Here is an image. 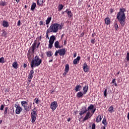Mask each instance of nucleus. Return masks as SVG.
<instances>
[{
  "mask_svg": "<svg viewBox=\"0 0 129 129\" xmlns=\"http://www.w3.org/2000/svg\"><path fill=\"white\" fill-rule=\"evenodd\" d=\"M125 9H120L119 12L117 14V21L120 23L121 27L123 28L125 25Z\"/></svg>",
  "mask_w": 129,
  "mask_h": 129,
  "instance_id": "obj_1",
  "label": "nucleus"
},
{
  "mask_svg": "<svg viewBox=\"0 0 129 129\" xmlns=\"http://www.w3.org/2000/svg\"><path fill=\"white\" fill-rule=\"evenodd\" d=\"M43 60L39 57V55L35 56L34 59H33L31 62L30 66L31 69H33L36 67H38L41 65Z\"/></svg>",
  "mask_w": 129,
  "mask_h": 129,
  "instance_id": "obj_2",
  "label": "nucleus"
},
{
  "mask_svg": "<svg viewBox=\"0 0 129 129\" xmlns=\"http://www.w3.org/2000/svg\"><path fill=\"white\" fill-rule=\"evenodd\" d=\"M91 110V112L93 114L95 112V111L96 110V108H94V105L92 104H91L88 107L87 109V112L84 117V118L83 119V121H85L88 119V118H90L91 117L92 115H90V111Z\"/></svg>",
  "mask_w": 129,
  "mask_h": 129,
  "instance_id": "obj_3",
  "label": "nucleus"
},
{
  "mask_svg": "<svg viewBox=\"0 0 129 129\" xmlns=\"http://www.w3.org/2000/svg\"><path fill=\"white\" fill-rule=\"evenodd\" d=\"M59 24L52 23L50 25L49 28L47 29L50 33H57L59 30Z\"/></svg>",
  "mask_w": 129,
  "mask_h": 129,
  "instance_id": "obj_4",
  "label": "nucleus"
},
{
  "mask_svg": "<svg viewBox=\"0 0 129 129\" xmlns=\"http://www.w3.org/2000/svg\"><path fill=\"white\" fill-rule=\"evenodd\" d=\"M38 114H37V109L35 107L31 113V122L34 123L35 121H36V118H37Z\"/></svg>",
  "mask_w": 129,
  "mask_h": 129,
  "instance_id": "obj_5",
  "label": "nucleus"
},
{
  "mask_svg": "<svg viewBox=\"0 0 129 129\" xmlns=\"http://www.w3.org/2000/svg\"><path fill=\"white\" fill-rule=\"evenodd\" d=\"M58 107V103L57 101L52 102L50 104V108H51L52 110L54 111L56 108Z\"/></svg>",
  "mask_w": 129,
  "mask_h": 129,
  "instance_id": "obj_6",
  "label": "nucleus"
},
{
  "mask_svg": "<svg viewBox=\"0 0 129 129\" xmlns=\"http://www.w3.org/2000/svg\"><path fill=\"white\" fill-rule=\"evenodd\" d=\"M21 104L22 106L24 107V110H25V111L26 112L28 111V109H27V107L28 106V102L26 101H22L21 102Z\"/></svg>",
  "mask_w": 129,
  "mask_h": 129,
  "instance_id": "obj_7",
  "label": "nucleus"
},
{
  "mask_svg": "<svg viewBox=\"0 0 129 129\" xmlns=\"http://www.w3.org/2000/svg\"><path fill=\"white\" fill-rule=\"evenodd\" d=\"M87 112V109H86V107L83 106L81 109V111H80L79 114L81 116H82L84 113H86Z\"/></svg>",
  "mask_w": 129,
  "mask_h": 129,
  "instance_id": "obj_8",
  "label": "nucleus"
},
{
  "mask_svg": "<svg viewBox=\"0 0 129 129\" xmlns=\"http://www.w3.org/2000/svg\"><path fill=\"white\" fill-rule=\"evenodd\" d=\"M58 54L59 56H64L66 54V49L63 48L62 49H58Z\"/></svg>",
  "mask_w": 129,
  "mask_h": 129,
  "instance_id": "obj_9",
  "label": "nucleus"
},
{
  "mask_svg": "<svg viewBox=\"0 0 129 129\" xmlns=\"http://www.w3.org/2000/svg\"><path fill=\"white\" fill-rule=\"evenodd\" d=\"M22 110H23V109L22 108V107H21L20 106L16 108V109L15 110V113L16 114H20V113L22 112Z\"/></svg>",
  "mask_w": 129,
  "mask_h": 129,
  "instance_id": "obj_10",
  "label": "nucleus"
},
{
  "mask_svg": "<svg viewBox=\"0 0 129 129\" xmlns=\"http://www.w3.org/2000/svg\"><path fill=\"white\" fill-rule=\"evenodd\" d=\"M66 13H67L68 18H71L73 17V14H72V12H71V11H69V9H67L65 11Z\"/></svg>",
  "mask_w": 129,
  "mask_h": 129,
  "instance_id": "obj_11",
  "label": "nucleus"
},
{
  "mask_svg": "<svg viewBox=\"0 0 129 129\" xmlns=\"http://www.w3.org/2000/svg\"><path fill=\"white\" fill-rule=\"evenodd\" d=\"M85 94H84V92L82 93V92H79L77 93L76 97L77 98H81L82 97H83V95H84Z\"/></svg>",
  "mask_w": 129,
  "mask_h": 129,
  "instance_id": "obj_12",
  "label": "nucleus"
},
{
  "mask_svg": "<svg viewBox=\"0 0 129 129\" xmlns=\"http://www.w3.org/2000/svg\"><path fill=\"white\" fill-rule=\"evenodd\" d=\"M54 47L56 49H61L62 47L60 46V42L58 41H56L54 43Z\"/></svg>",
  "mask_w": 129,
  "mask_h": 129,
  "instance_id": "obj_13",
  "label": "nucleus"
},
{
  "mask_svg": "<svg viewBox=\"0 0 129 129\" xmlns=\"http://www.w3.org/2000/svg\"><path fill=\"white\" fill-rule=\"evenodd\" d=\"M83 69L84 72H88V70H89V69H88V66L87 64L84 63L83 64Z\"/></svg>",
  "mask_w": 129,
  "mask_h": 129,
  "instance_id": "obj_14",
  "label": "nucleus"
},
{
  "mask_svg": "<svg viewBox=\"0 0 129 129\" xmlns=\"http://www.w3.org/2000/svg\"><path fill=\"white\" fill-rule=\"evenodd\" d=\"M2 26L4 27V28H8L10 26V24H9V23L8 22V21H6V20H4L3 21V23H2Z\"/></svg>",
  "mask_w": 129,
  "mask_h": 129,
  "instance_id": "obj_15",
  "label": "nucleus"
},
{
  "mask_svg": "<svg viewBox=\"0 0 129 129\" xmlns=\"http://www.w3.org/2000/svg\"><path fill=\"white\" fill-rule=\"evenodd\" d=\"M56 40V37L54 35H52L50 36L49 43H54V41Z\"/></svg>",
  "mask_w": 129,
  "mask_h": 129,
  "instance_id": "obj_16",
  "label": "nucleus"
},
{
  "mask_svg": "<svg viewBox=\"0 0 129 129\" xmlns=\"http://www.w3.org/2000/svg\"><path fill=\"white\" fill-rule=\"evenodd\" d=\"M80 56H78L76 59H75L73 61V64L76 65V64H78L79 63V61L80 60Z\"/></svg>",
  "mask_w": 129,
  "mask_h": 129,
  "instance_id": "obj_17",
  "label": "nucleus"
},
{
  "mask_svg": "<svg viewBox=\"0 0 129 129\" xmlns=\"http://www.w3.org/2000/svg\"><path fill=\"white\" fill-rule=\"evenodd\" d=\"M104 22H105V24L106 25H107V26H108V25H110V19H109V18L107 17L104 19Z\"/></svg>",
  "mask_w": 129,
  "mask_h": 129,
  "instance_id": "obj_18",
  "label": "nucleus"
},
{
  "mask_svg": "<svg viewBox=\"0 0 129 129\" xmlns=\"http://www.w3.org/2000/svg\"><path fill=\"white\" fill-rule=\"evenodd\" d=\"M12 67L14 69H18L19 68V65L18 64V62L15 61L13 64H12Z\"/></svg>",
  "mask_w": 129,
  "mask_h": 129,
  "instance_id": "obj_19",
  "label": "nucleus"
},
{
  "mask_svg": "<svg viewBox=\"0 0 129 129\" xmlns=\"http://www.w3.org/2000/svg\"><path fill=\"white\" fill-rule=\"evenodd\" d=\"M103 116H101V115H99L97 118H96V122L98 123V122H100V121H101V119H102Z\"/></svg>",
  "mask_w": 129,
  "mask_h": 129,
  "instance_id": "obj_20",
  "label": "nucleus"
},
{
  "mask_svg": "<svg viewBox=\"0 0 129 129\" xmlns=\"http://www.w3.org/2000/svg\"><path fill=\"white\" fill-rule=\"evenodd\" d=\"M83 92L84 94H85L86 93H87V91H88V86H85L83 88Z\"/></svg>",
  "mask_w": 129,
  "mask_h": 129,
  "instance_id": "obj_21",
  "label": "nucleus"
},
{
  "mask_svg": "<svg viewBox=\"0 0 129 129\" xmlns=\"http://www.w3.org/2000/svg\"><path fill=\"white\" fill-rule=\"evenodd\" d=\"M7 5H8V3L5 1H1L0 2L1 7H6V6H7Z\"/></svg>",
  "mask_w": 129,
  "mask_h": 129,
  "instance_id": "obj_22",
  "label": "nucleus"
},
{
  "mask_svg": "<svg viewBox=\"0 0 129 129\" xmlns=\"http://www.w3.org/2000/svg\"><path fill=\"white\" fill-rule=\"evenodd\" d=\"M81 88H82V87L80 85H78L75 87V90H76V92H78V91H80Z\"/></svg>",
  "mask_w": 129,
  "mask_h": 129,
  "instance_id": "obj_23",
  "label": "nucleus"
},
{
  "mask_svg": "<svg viewBox=\"0 0 129 129\" xmlns=\"http://www.w3.org/2000/svg\"><path fill=\"white\" fill-rule=\"evenodd\" d=\"M44 0H38L37 4L39 7H43V2Z\"/></svg>",
  "mask_w": 129,
  "mask_h": 129,
  "instance_id": "obj_24",
  "label": "nucleus"
},
{
  "mask_svg": "<svg viewBox=\"0 0 129 129\" xmlns=\"http://www.w3.org/2000/svg\"><path fill=\"white\" fill-rule=\"evenodd\" d=\"M51 20H52V17H48L45 21L46 25H49L50 22H51Z\"/></svg>",
  "mask_w": 129,
  "mask_h": 129,
  "instance_id": "obj_25",
  "label": "nucleus"
},
{
  "mask_svg": "<svg viewBox=\"0 0 129 129\" xmlns=\"http://www.w3.org/2000/svg\"><path fill=\"white\" fill-rule=\"evenodd\" d=\"M37 45V41H35L32 45V52H34V50H36V46Z\"/></svg>",
  "mask_w": 129,
  "mask_h": 129,
  "instance_id": "obj_26",
  "label": "nucleus"
},
{
  "mask_svg": "<svg viewBox=\"0 0 129 129\" xmlns=\"http://www.w3.org/2000/svg\"><path fill=\"white\" fill-rule=\"evenodd\" d=\"M102 122L103 124H104V126H107V122L106 121V118H105V117L103 118Z\"/></svg>",
  "mask_w": 129,
  "mask_h": 129,
  "instance_id": "obj_27",
  "label": "nucleus"
},
{
  "mask_svg": "<svg viewBox=\"0 0 129 129\" xmlns=\"http://www.w3.org/2000/svg\"><path fill=\"white\" fill-rule=\"evenodd\" d=\"M63 8H64V6L62 4L58 5V11H59V12H61V11L63 10Z\"/></svg>",
  "mask_w": 129,
  "mask_h": 129,
  "instance_id": "obj_28",
  "label": "nucleus"
},
{
  "mask_svg": "<svg viewBox=\"0 0 129 129\" xmlns=\"http://www.w3.org/2000/svg\"><path fill=\"white\" fill-rule=\"evenodd\" d=\"M46 56L47 57H52V56H53V53L51 51H48L46 52Z\"/></svg>",
  "mask_w": 129,
  "mask_h": 129,
  "instance_id": "obj_29",
  "label": "nucleus"
},
{
  "mask_svg": "<svg viewBox=\"0 0 129 129\" xmlns=\"http://www.w3.org/2000/svg\"><path fill=\"white\" fill-rule=\"evenodd\" d=\"M108 111L110 112V113H112L114 111L113 110V106H111L108 108Z\"/></svg>",
  "mask_w": 129,
  "mask_h": 129,
  "instance_id": "obj_30",
  "label": "nucleus"
},
{
  "mask_svg": "<svg viewBox=\"0 0 129 129\" xmlns=\"http://www.w3.org/2000/svg\"><path fill=\"white\" fill-rule=\"evenodd\" d=\"M35 9H36V3H33L31 5V10L34 11Z\"/></svg>",
  "mask_w": 129,
  "mask_h": 129,
  "instance_id": "obj_31",
  "label": "nucleus"
},
{
  "mask_svg": "<svg viewBox=\"0 0 129 129\" xmlns=\"http://www.w3.org/2000/svg\"><path fill=\"white\" fill-rule=\"evenodd\" d=\"M64 72H69V64H66Z\"/></svg>",
  "mask_w": 129,
  "mask_h": 129,
  "instance_id": "obj_32",
  "label": "nucleus"
},
{
  "mask_svg": "<svg viewBox=\"0 0 129 129\" xmlns=\"http://www.w3.org/2000/svg\"><path fill=\"white\" fill-rule=\"evenodd\" d=\"M6 62V60H5V57H2L0 58V63L4 64V63Z\"/></svg>",
  "mask_w": 129,
  "mask_h": 129,
  "instance_id": "obj_33",
  "label": "nucleus"
},
{
  "mask_svg": "<svg viewBox=\"0 0 129 129\" xmlns=\"http://www.w3.org/2000/svg\"><path fill=\"white\" fill-rule=\"evenodd\" d=\"M2 31L3 32V33H2L1 36H2L3 37H7V33H6V31L4 30Z\"/></svg>",
  "mask_w": 129,
  "mask_h": 129,
  "instance_id": "obj_34",
  "label": "nucleus"
},
{
  "mask_svg": "<svg viewBox=\"0 0 129 129\" xmlns=\"http://www.w3.org/2000/svg\"><path fill=\"white\" fill-rule=\"evenodd\" d=\"M9 110V107H6L5 108V111H4V114L6 115V114H8V110Z\"/></svg>",
  "mask_w": 129,
  "mask_h": 129,
  "instance_id": "obj_35",
  "label": "nucleus"
},
{
  "mask_svg": "<svg viewBox=\"0 0 129 129\" xmlns=\"http://www.w3.org/2000/svg\"><path fill=\"white\" fill-rule=\"evenodd\" d=\"M49 33H51L48 30H47L46 34V39H48V40H49Z\"/></svg>",
  "mask_w": 129,
  "mask_h": 129,
  "instance_id": "obj_36",
  "label": "nucleus"
},
{
  "mask_svg": "<svg viewBox=\"0 0 129 129\" xmlns=\"http://www.w3.org/2000/svg\"><path fill=\"white\" fill-rule=\"evenodd\" d=\"M54 43H52V42H49L48 44V48H49L50 49H52V47H53V44Z\"/></svg>",
  "mask_w": 129,
  "mask_h": 129,
  "instance_id": "obj_37",
  "label": "nucleus"
},
{
  "mask_svg": "<svg viewBox=\"0 0 129 129\" xmlns=\"http://www.w3.org/2000/svg\"><path fill=\"white\" fill-rule=\"evenodd\" d=\"M34 102L35 103H36V104H39V99H38V98H35L34 99Z\"/></svg>",
  "mask_w": 129,
  "mask_h": 129,
  "instance_id": "obj_38",
  "label": "nucleus"
},
{
  "mask_svg": "<svg viewBox=\"0 0 129 129\" xmlns=\"http://www.w3.org/2000/svg\"><path fill=\"white\" fill-rule=\"evenodd\" d=\"M104 96H105V97L107 96V89H105L104 91Z\"/></svg>",
  "mask_w": 129,
  "mask_h": 129,
  "instance_id": "obj_39",
  "label": "nucleus"
},
{
  "mask_svg": "<svg viewBox=\"0 0 129 129\" xmlns=\"http://www.w3.org/2000/svg\"><path fill=\"white\" fill-rule=\"evenodd\" d=\"M14 106L16 108H18V107H20L21 106H20V104H19L18 102H16L14 105Z\"/></svg>",
  "mask_w": 129,
  "mask_h": 129,
  "instance_id": "obj_40",
  "label": "nucleus"
},
{
  "mask_svg": "<svg viewBox=\"0 0 129 129\" xmlns=\"http://www.w3.org/2000/svg\"><path fill=\"white\" fill-rule=\"evenodd\" d=\"M44 24H45V22H44V21H40L39 22L40 26H44V25H45Z\"/></svg>",
  "mask_w": 129,
  "mask_h": 129,
  "instance_id": "obj_41",
  "label": "nucleus"
},
{
  "mask_svg": "<svg viewBox=\"0 0 129 129\" xmlns=\"http://www.w3.org/2000/svg\"><path fill=\"white\" fill-rule=\"evenodd\" d=\"M114 28L116 31H117V29H118V25L117 23H115Z\"/></svg>",
  "mask_w": 129,
  "mask_h": 129,
  "instance_id": "obj_42",
  "label": "nucleus"
},
{
  "mask_svg": "<svg viewBox=\"0 0 129 129\" xmlns=\"http://www.w3.org/2000/svg\"><path fill=\"white\" fill-rule=\"evenodd\" d=\"M33 75H31L29 74L28 75V78H29V79H33Z\"/></svg>",
  "mask_w": 129,
  "mask_h": 129,
  "instance_id": "obj_43",
  "label": "nucleus"
},
{
  "mask_svg": "<svg viewBox=\"0 0 129 129\" xmlns=\"http://www.w3.org/2000/svg\"><path fill=\"white\" fill-rule=\"evenodd\" d=\"M126 59L127 61H129V52L127 53V55L126 56Z\"/></svg>",
  "mask_w": 129,
  "mask_h": 129,
  "instance_id": "obj_44",
  "label": "nucleus"
},
{
  "mask_svg": "<svg viewBox=\"0 0 129 129\" xmlns=\"http://www.w3.org/2000/svg\"><path fill=\"white\" fill-rule=\"evenodd\" d=\"M29 74H30L31 75H34V69H32V70L30 71Z\"/></svg>",
  "mask_w": 129,
  "mask_h": 129,
  "instance_id": "obj_45",
  "label": "nucleus"
},
{
  "mask_svg": "<svg viewBox=\"0 0 129 129\" xmlns=\"http://www.w3.org/2000/svg\"><path fill=\"white\" fill-rule=\"evenodd\" d=\"M4 108H5V106L4 105H1L0 110H4Z\"/></svg>",
  "mask_w": 129,
  "mask_h": 129,
  "instance_id": "obj_46",
  "label": "nucleus"
},
{
  "mask_svg": "<svg viewBox=\"0 0 129 129\" xmlns=\"http://www.w3.org/2000/svg\"><path fill=\"white\" fill-rule=\"evenodd\" d=\"M91 43L92 44H95V39H93L91 40Z\"/></svg>",
  "mask_w": 129,
  "mask_h": 129,
  "instance_id": "obj_47",
  "label": "nucleus"
},
{
  "mask_svg": "<svg viewBox=\"0 0 129 129\" xmlns=\"http://www.w3.org/2000/svg\"><path fill=\"white\" fill-rule=\"evenodd\" d=\"M31 81H32V79H29L28 78V85H30V83H31Z\"/></svg>",
  "mask_w": 129,
  "mask_h": 129,
  "instance_id": "obj_48",
  "label": "nucleus"
},
{
  "mask_svg": "<svg viewBox=\"0 0 129 129\" xmlns=\"http://www.w3.org/2000/svg\"><path fill=\"white\" fill-rule=\"evenodd\" d=\"M58 53L59 54L58 50H56L54 53V56H58Z\"/></svg>",
  "mask_w": 129,
  "mask_h": 129,
  "instance_id": "obj_49",
  "label": "nucleus"
},
{
  "mask_svg": "<svg viewBox=\"0 0 129 129\" xmlns=\"http://www.w3.org/2000/svg\"><path fill=\"white\" fill-rule=\"evenodd\" d=\"M92 129H95V123H93L92 125Z\"/></svg>",
  "mask_w": 129,
  "mask_h": 129,
  "instance_id": "obj_50",
  "label": "nucleus"
},
{
  "mask_svg": "<svg viewBox=\"0 0 129 129\" xmlns=\"http://www.w3.org/2000/svg\"><path fill=\"white\" fill-rule=\"evenodd\" d=\"M27 111H29V110H31V106H27Z\"/></svg>",
  "mask_w": 129,
  "mask_h": 129,
  "instance_id": "obj_51",
  "label": "nucleus"
},
{
  "mask_svg": "<svg viewBox=\"0 0 129 129\" xmlns=\"http://www.w3.org/2000/svg\"><path fill=\"white\" fill-rule=\"evenodd\" d=\"M17 26H21V20H19L17 23Z\"/></svg>",
  "mask_w": 129,
  "mask_h": 129,
  "instance_id": "obj_52",
  "label": "nucleus"
},
{
  "mask_svg": "<svg viewBox=\"0 0 129 129\" xmlns=\"http://www.w3.org/2000/svg\"><path fill=\"white\" fill-rule=\"evenodd\" d=\"M68 73V72H64L63 73L62 75H63V76H66V75H67Z\"/></svg>",
  "mask_w": 129,
  "mask_h": 129,
  "instance_id": "obj_53",
  "label": "nucleus"
},
{
  "mask_svg": "<svg viewBox=\"0 0 129 129\" xmlns=\"http://www.w3.org/2000/svg\"><path fill=\"white\" fill-rule=\"evenodd\" d=\"M28 65L26 63H23V68H26Z\"/></svg>",
  "mask_w": 129,
  "mask_h": 129,
  "instance_id": "obj_54",
  "label": "nucleus"
},
{
  "mask_svg": "<svg viewBox=\"0 0 129 129\" xmlns=\"http://www.w3.org/2000/svg\"><path fill=\"white\" fill-rule=\"evenodd\" d=\"M84 34H85V33L84 32H83L81 34V37H84Z\"/></svg>",
  "mask_w": 129,
  "mask_h": 129,
  "instance_id": "obj_55",
  "label": "nucleus"
},
{
  "mask_svg": "<svg viewBox=\"0 0 129 129\" xmlns=\"http://www.w3.org/2000/svg\"><path fill=\"white\" fill-rule=\"evenodd\" d=\"M110 12V14H112V13L114 12V10H113V9H111Z\"/></svg>",
  "mask_w": 129,
  "mask_h": 129,
  "instance_id": "obj_56",
  "label": "nucleus"
},
{
  "mask_svg": "<svg viewBox=\"0 0 129 129\" xmlns=\"http://www.w3.org/2000/svg\"><path fill=\"white\" fill-rule=\"evenodd\" d=\"M63 26H61V25H60L59 24V26L58 27V29L59 30H62V28Z\"/></svg>",
  "mask_w": 129,
  "mask_h": 129,
  "instance_id": "obj_57",
  "label": "nucleus"
},
{
  "mask_svg": "<svg viewBox=\"0 0 129 129\" xmlns=\"http://www.w3.org/2000/svg\"><path fill=\"white\" fill-rule=\"evenodd\" d=\"M115 79H113L111 82V83H115Z\"/></svg>",
  "mask_w": 129,
  "mask_h": 129,
  "instance_id": "obj_58",
  "label": "nucleus"
},
{
  "mask_svg": "<svg viewBox=\"0 0 129 129\" xmlns=\"http://www.w3.org/2000/svg\"><path fill=\"white\" fill-rule=\"evenodd\" d=\"M77 56V53H75L74 54V58H76V57Z\"/></svg>",
  "mask_w": 129,
  "mask_h": 129,
  "instance_id": "obj_59",
  "label": "nucleus"
},
{
  "mask_svg": "<svg viewBox=\"0 0 129 129\" xmlns=\"http://www.w3.org/2000/svg\"><path fill=\"white\" fill-rule=\"evenodd\" d=\"M40 44H41V42H38L37 46H36V48H39V46H40Z\"/></svg>",
  "mask_w": 129,
  "mask_h": 129,
  "instance_id": "obj_60",
  "label": "nucleus"
},
{
  "mask_svg": "<svg viewBox=\"0 0 129 129\" xmlns=\"http://www.w3.org/2000/svg\"><path fill=\"white\" fill-rule=\"evenodd\" d=\"M48 62H49V63H50V62H53V58H52L50 60H49Z\"/></svg>",
  "mask_w": 129,
  "mask_h": 129,
  "instance_id": "obj_61",
  "label": "nucleus"
},
{
  "mask_svg": "<svg viewBox=\"0 0 129 129\" xmlns=\"http://www.w3.org/2000/svg\"><path fill=\"white\" fill-rule=\"evenodd\" d=\"M70 120H71V118H68L67 121H68L69 122V121H70Z\"/></svg>",
  "mask_w": 129,
  "mask_h": 129,
  "instance_id": "obj_62",
  "label": "nucleus"
},
{
  "mask_svg": "<svg viewBox=\"0 0 129 129\" xmlns=\"http://www.w3.org/2000/svg\"><path fill=\"white\" fill-rule=\"evenodd\" d=\"M105 127H106V126H103L101 127V129H105Z\"/></svg>",
  "mask_w": 129,
  "mask_h": 129,
  "instance_id": "obj_63",
  "label": "nucleus"
},
{
  "mask_svg": "<svg viewBox=\"0 0 129 129\" xmlns=\"http://www.w3.org/2000/svg\"><path fill=\"white\" fill-rule=\"evenodd\" d=\"M95 33L92 34V37H95Z\"/></svg>",
  "mask_w": 129,
  "mask_h": 129,
  "instance_id": "obj_64",
  "label": "nucleus"
}]
</instances>
